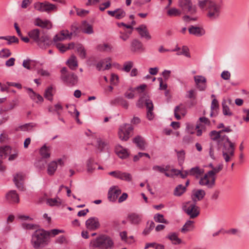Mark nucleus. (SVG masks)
<instances>
[{
    "instance_id": "nucleus-8",
    "label": "nucleus",
    "mask_w": 249,
    "mask_h": 249,
    "mask_svg": "<svg viewBox=\"0 0 249 249\" xmlns=\"http://www.w3.org/2000/svg\"><path fill=\"white\" fill-rule=\"evenodd\" d=\"M226 141L223 142L222 155L226 162H229L231 157L234 156V144L231 142L228 137H226Z\"/></svg>"
},
{
    "instance_id": "nucleus-50",
    "label": "nucleus",
    "mask_w": 249,
    "mask_h": 249,
    "mask_svg": "<svg viewBox=\"0 0 249 249\" xmlns=\"http://www.w3.org/2000/svg\"><path fill=\"white\" fill-rule=\"evenodd\" d=\"M46 162L45 160L40 159L35 163V166L39 170H43L45 168Z\"/></svg>"
},
{
    "instance_id": "nucleus-35",
    "label": "nucleus",
    "mask_w": 249,
    "mask_h": 249,
    "mask_svg": "<svg viewBox=\"0 0 249 249\" xmlns=\"http://www.w3.org/2000/svg\"><path fill=\"white\" fill-rule=\"evenodd\" d=\"M11 153V148L9 146H0V158H6Z\"/></svg>"
},
{
    "instance_id": "nucleus-22",
    "label": "nucleus",
    "mask_w": 249,
    "mask_h": 249,
    "mask_svg": "<svg viewBox=\"0 0 249 249\" xmlns=\"http://www.w3.org/2000/svg\"><path fill=\"white\" fill-rule=\"evenodd\" d=\"M205 192L202 189L194 191L193 193L192 198L194 203L197 201L201 200L205 196Z\"/></svg>"
},
{
    "instance_id": "nucleus-34",
    "label": "nucleus",
    "mask_w": 249,
    "mask_h": 249,
    "mask_svg": "<svg viewBox=\"0 0 249 249\" xmlns=\"http://www.w3.org/2000/svg\"><path fill=\"white\" fill-rule=\"evenodd\" d=\"M222 112L224 115L228 116H231L233 115V113L230 110L229 107L226 104L225 100H223L222 102Z\"/></svg>"
},
{
    "instance_id": "nucleus-63",
    "label": "nucleus",
    "mask_w": 249,
    "mask_h": 249,
    "mask_svg": "<svg viewBox=\"0 0 249 249\" xmlns=\"http://www.w3.org/2000/svg\"><path fill=\"white\" fill-rule=\"evenodd\" d=\"M83 32L87 34H91L93 33V30L91 25L88 24L83 29Z\"/></svg>"
},
{
    "instance_id": "nucleus-60",
    "label": "nucleus",
    "mask_w": 249,
    "mask_h": 249,
    "mask_svg": "<svg viewBox=\"0 0 249 249\" xmlns=\"http://www.w3.org/2000/svg\"><path fill=\"white\" fill-rule=\"evenodd\" d=\"M97 142L98 148L100 151H102L107 144L106 142L102 141V140H101L100 138L97 139Z\"/></svg>"
},
{
    "instance_id": "nucleus-24",
    "label": "nucleus",
    "mask_w": 249,
    "mask_h": 249,
    "mask_svg": "<svg viewBox=\"0 0 249 249\" xmlns=\"http://www.w3.org/2000/svg\"><path fill=\"white\" fill-rule=\"evenodd\" d=\"M127 219L132 224L138 225L141 222L142 217L140 214L132 213L128 215Z\"/></svg>"
},
{
    "instance_id": "nucleus-53",
    "label": "nucleus",
    "mask_w": 249,
    "mask_h": 249,
    "mask_svg": "<svg viewBox=\"0 0 249 249\" xmlns=\"http://www.w3.org/2000/svg\"><path fill=\"white\" fill-rule=\"evenodd\" d=\"M11 53L8 49H3L0 51V57L6 58L10 56Z\"/></svg>"
},
{
    "instance_id": "nucleus-3",
    "label": "nucleus",
    "mask_w": 249,
    "mask_h": 249,
    "mask_svg": "<svg viewBox=\"0 0 249 249\" xmlns=\"http://www.w3.org/2000/svg\"><path fill=\"white\" fill-rule=\"evenodd\" d=\"M223 168V164H219L217 167L209 171L207 173L200 178L199 184L202 186H206L208 188H212L215 184V175L219 173Z\"/></svg>"
},
{
    "instance_id": "nucleus-47",
    "label": "nucleus",
    "mask_w": 249,
    "mask_h": 249,
    "mask_svg": "<svg viewBox=\"0 0 249 249\" xmlns=\"http://www.w3.org/2000/svg\"><path fill=\"white\" fill-rule=\"evenodd\" d=\"M53 87H49L48 89L45 90L44 97L45 98L48 99V100L52 101L53 100Z\"/></svg>"
},
{
    "instance_id": "nucleus-17",
    "label": "nucleus",
    "mask_w": 249,
    "mask_h": 249,
    "mask_svg": "<svg viewBox=\"0 0 249 249\" xmlns=\"http://www.w3.org/2000/svg\"><path fill=\"white\" fill-rule=\"evenodd\" d=\"M72 34L71 32L69 33L68 30H63L54 36L53 41L56 43L57 41H62L67 38L71 39Z\"/></svg>"
},
{
    "instance_id": "nucleus-7",
    "label": "nucleus",
    "mask_w": 249,
    "mask_h": 249,
    "mask_svg": "<svg viewBox=\"0 0 249 249\" xmlns=\"http://www.w3.org/2000/svg\"><path fill=\"white\" fill-rule=\"evenodd\" d=\"M60 78L69 86L76 85L78 81V76L73 72H69L65 67L63 68L61 70Z\"/></svg>"
},
{
    "instance_id": "nucleus-6",
    "label": "nucleus",
    "mask_w": 249,
    "mask_h": 249,
    "mask_svg": "<svg viewBox=\"0 0 249 249\" xmlns=\"http://www.w3.org/2000/svg\"><path fill=\"white\" fill-rule=\"evenodd\" d=\"M28 35L42 49L46 48L51 44V41L48 36L44 35L39 37L40 31L37 29H33L29 32Z\"/></svg>"
},
{
    "instance_id": "nucleus-51",
    "label": "nucleus",
    "mask_w": 249,
    "mask_h": 249,
    "mask_svg": "<svg viewBox=\"0 0 249 249\" xmlns=\"http://www.w3.org/2000/svg\"><path fill=\"white\" fill-rule=\"evenodd\" d=\"M210 136L211 139L214 141L222 137V135L220 134V132H219V131H216L215 130L212 131L210 133Z\"/></svg>"
},
{
    "instance_id": "nucleus-36",
    "label": "nucleus",
    "mask_w": 249,
    "mask_h": 249,
    "mask_svg": "<svg viewBox=\"0 0 249 249\" xmlns=\"http://www.w3.org/2000/svg\"><path fill=\"white\" fill-rule=\"evenodd\" d=\"M40 153L43 158H48L50 157V148L49 147L46 146V145H43L40 150Z\"/></svg>"
},
{
    "instance_id": "nucleus-62",
    "label": "nucleus",
    "mask_w": 249,
    "mask_h": 249,
    "mask_svg": "<svg viewBox=\"0 0 249 249\" xmlns=\"http://www.w3.org/2000/svg\"><path fill=\"white\" fill-rule=\"evenodd\" d=\"M218 107L219 105L218 101L215 98L213 99L211 105V110H215V111H216V110L218 108Z\"/></svg>"
},
{
    "instance_id": "nucleus-42",
    "label": "nucleus",
    "mask_w": 249,
    "mask_h": 249,
    "mask_svg": "<svg viewBox=\"0 0 249 249\" xmlns=\"http://www.w3.org/2000/svg\"><path fill=\"white\" fill-rule=\"evenodd\" d=\"M155 227V223L153 221H148L147 223V226L144 229L142 232V234L147 235L149 234L150 231L154 229Z\"/></svg>"
},
{
    "instance_id": "nucleus-1",
    "label": "nucleus",
    "mask_w": 249,
    "mask_h": 249,
    "mask_svg": "<svg viewBox=\"0 0 249 249\" xmlns=\"http://www.w3.org/2000/svg\"><path fill=\"white\" fill-rule=\"evenodd\" d=\"M197 5L207 12V16L211 19H215L219 16L220 6L213 0H198Z\"/></svg>"
},
{
    "instance_id": "nucleus-61",
    "label": "nucleus",
    "mask_w": 249,
    "mask_h": 249,
    "mask_svg": "<svg viewBox=\"0 0 249 249\" xmlns=\"http://www.w3.org/2000/svg\"><path fill=\"white\" fill-rule=\"evenodd\" d=\"M117 12H116V17L117 19H121L124 18L125 16V12L121 9H117Z\"/></svg>"
},
{
    "instance_id": "nucleus-27",
    "label": "nucleus",
    "mask_w": 249,
    "mask_h": 249,
    "mask_svg": "<svg viewBox=\"0 0 249 249\" xmlns=\"http://www.w3.org/2000/svg\"><path fill=\"white\" fill-rule=\"evenodd\" d=\"M35 24L36 26L47 29H50L52 26V23L49 20H46L43 21L39 18H37L36 20Z\"/></svg>"
},
{
    "instance_id": "nucleus-33",
    "label": "nucleus",
    "mask_w": 249,
    "mask_h": 249,
    "mask_svg": "<svg viewBox=\"0 0 249 249\" xmlns=\"http://www.w3.org/2000/svg\"><path fill=\"white\" fill-rule=\"evenodd\" d=\"M133 142L140 149L144 150L145 149V142L142 137L139 136L136 137L133 139Z\"/></svg>"
},
{
    "instance_id": "nucleus-46",
    "label": "nucleus",
    "mask_w": 249,
    "mask_h": 249,
    "mask_svg": "<svg viewBox=\"0 0 249 249\" xmlns=\"http://www.w3.org/2000/svg\"><path fill=\"white\" fill-rule=\"evenodd\" d=\"M134 65V63L132 61H126L124 63L123 70L125 72H129Z\"/></svg>"
},
{
    "instance_id": "nucleus-26",
    "label": "nucleus",
    "mask_w": 249,
    "mask_h": 249,
    "mask_svg": "<svg viewBox=\"0 0 249 249\" xmlns=\"http://www.w3.org/2000/svg\"><path fill=\"white\" fill-rule=\"evenodd\" d=\"M55 46L60 52L64 53L68 50L73 48L74 44L72 42L68 44V45H65L61 43H56Z\"/></svg>"
},
{
    "instance_id": "nucleus-20",
    "label": "nucleus",
    "mask_w": 249,
    "mask_h": 249,
    "mask_svg": "<svg viewBox=\"0 0 249 249\" xmlns=\"http://www.w3.org/2000/svg\"><path fill=\"white\" fill-rule=\"evenodd\" d=\"M188 30L190 34L198 36H201L205 34L204 30L200 27L191 26L189 28Z\"/></svg>"
},
{
    "instance_id": "nucleus-28",
    "label": "nucleus",
    "mask_w": 249,
    "mask_h": 249,
    "mask_svg": "<svg viewBox=\"0 0 249 249\" xmlns=\"http://www.w3.org/2000/svg\"><path fill=\"white\" fill-rule=\"evenodd\" d=\"M67 64L71 70H75L78 67L76 57L74 55H71L70 58L67 60Z\"/></svg>"
},
{
    "instance_id": "nucleus-19",
    "label": "nucleus",
    "mask_w": 249,
    "mask_h": 249,
    "mask_svg": "<svg viewBox=\"0 0 249 249\" xmlns=\"http://www.w3.org/2000/svg\"><path fill=\"white\" fill-rule=\"evenodd\" d=\"M28 93L31 99L36 103L39 104L43 102V97L40 95L35 92L32 89H28Z\"/></svg>"
},
{
    "instance_id": "nucleus-48",
    "label": "nucleus",
    "mask_w": 249,
    "mask_h": 249,
    "mask_svg": "<svg viewBox=\"0 0 249 249\" xmlns=\"http://www.w3.org/2000/svg\"><path fill=\"white\" fill-rule=\"evenodd\" d=\"M175 151L177 153L178 158V162L180 164H182L184 162L185 159V152L184 150H181L179 151H178L177 150H175Z\"/></svg>"
},
{
    "instance_id": "nucleus-43",
    "label": "nucleus",
    "mask_w": 249,
    "mask_h": 249,
    "mask_svg": "<svg viewBox=\"0 0 249 249\" xmlns=\"http://www.w3.org/2000/svg\"><path fill=\"white\" fill-rule=\"evenodd\" d=\"M47 203L51 206H59L61 204V200L58 197L49 198L47 199Z\"/></svg>"
},
{
    "instance_id": "nucleus-37",
    "label": "nucleus",
    "mask_w": 249,
    "mask_h": 249,
    "mask_svg": "<svg viewBox=\"0 0 249 249\" xmlns=\"http://www.w3.org/2000/svg\"><path fill=\"white\" fill-rule=\"evenodd\" d=\"M181 14V11L176 8H170L167 11V15L169 17H178Z\"/></svg>"
},
{
    "instance_id": "nucleus-14",
    "label": "nucleus",
    "mask_w": 249,
    "mask_h": 249,
    "mask_svg": "<svg viewBox=\"0 0 249 249\" xmlns=\"http://www.w3.org/2000/svg\"><path fill=\"white\" fill-rule=\"evenodd\" d=\"M86 226L87 228L90 231H95L100 226V224L98 218L92 217L89 218L86 221Z\"/></svg>"
},
{
    "instance_id": "nucleus-41",
    "label": "nucleus",
    "mask_w": 249,
    "mask_h": 249,
    "mask_svg": "<svg viewBox=\"0 0 249 249\" xmlns=\"http://www.w3.org/2000/svg\"><path fill=\"white\" fill-rule=\"evenodd\" d=\"M98 48L100 51L107 52H110L113 49L112 45L108 43L100 44L98 45Z\"/></svg>"
},
{
    "instance_id": "nucleus-15",
    "label": "nucleus",
    "mask_w": 249,
    "mask_h": 249,
    "mask_svg": "<svg viewBox=\"0 0 249 249\" xmlns=\"http://www.w3.org/2000/svg\"><path fill=\"white\" fill-rule=\"evenodd\" d=\"M194 78L197 89L200 91L205 90L207 88L206 78L202 75H196Z\"/></svg>"
},
{
    "instance_id": "nucleus-12",
    "label": "nucleus",
    "mask_w": 249,
    "mask_h": 249,
    "mask_svg": "<svg viewBox=\"0 0 249 249\" xmlns=\"http://www.w3.org/2000/svg\"><path fill=\"white\" fill-rule=\"evenodd\" d=\"M135 29L137 31L142 38L147 40H150L152 38L147 27L145 24H141L138 27L135 28Z\"/></svg>"
},
{
    "instance_id": "nucleus-5",
    "label": "nucleus",
    "mask_w": 249,
    "mask_h": 249,
    "mask_svg": "<svg viewBox=\"0 0 249 249\" xmlns=\"http://www.w3.org/2000/svg\"><path fill=\"white\" fill-rule=\"evenodd\" d=\"M48 233L47 231L43 229L36 230L32 234L31 244L35 249L47 244Z\"/></svg>"
},
{
    "instance_id": "nucleus-45",
    "label": "nucleus",
    "mask_w": 249,
    "mask_h": 249,
    "mask_svg": "<svg viewBox=\"0 0 249 249\" xmlns=\"http://www.w3.org/2000/svg\"><path fill=\"white\" fill-rule=\"evenodd\" d=\"M154 219L155 222L158 223H162L165 224H168V221L164 219V216L163 214L157 213L154 215Z\"/></svg>"
},
{
    "instance_id": "nucleus-13",
    "label": "nucleus",
    "mask_w": 249,
    "mask_h": 249,
    "mask_svg": "<svg viewBox=\"0 0 249 249\" xmlns=\"http://www.w3.org/2000/svg\"><path fill=\"white\" fill-rule=\"evenodd\" d=\"M130 48L133 53H142L145 50L142 42L138 39H134L131 41Z\"/></svg>"
},
{
    "instance_id": "nucleus-52",
    "label": "nucleus",
    "mask_w": 249,
    "mask_h": 249,
    "mask_svg": "<svg viewBox=\"0 0 249 249\" xmlns=\"http://www.w3.org/2000/svg\"><path fill=\"white\" fill-rule=\"evenodd\" d=\"M152 169L155 171H158L161 173H165L166 171L168 170V168L167 167H164L163 166H159V165H154L152 167Z\"/></svg>"
},
{
    "instance_id": "nucleus-54",
    "label": "nucleus",
    "mask_w": 249,
    "mask_h": 249,
    "mask_svg": "<svg viewBox=\"0 0 249 249\" xmlns=\"http://www.w3.org/2000/svg\"><path fill=\"white\" fill-rule=\"evenodd\" d=\"M188 48L186 46H183L182 48V50L177 53V55H184L187 57H190V54L189 53Z\"/></svg>"
},
{
    "instance_id": "nucleus-49",
    "label": "nucleus",
    "mask_w": 249,
    "mask_h": 249,
    "mask_svg": "<svg viewBox=\"0 0 249 249\" xmlns=\"http://www.w3.org/2000/svg\"><path fill=\"white\" fill-rule=\"evenodd\" d=\"M77 51L80 57L84 59L86 56V52L85 48L81 45H79L77 48Z\"/></svg>"
},
{
    "instance_id": "nucleus-10",
    "label": "nucleus",
    "mask_w": 249,
    "mask_h": 249,
    "mask_svg": "<svg viewBox=\"0 0 249 249\" xmlns=\"http://www.w3.org/2000/svg\"><path fill=\"white\" fill-rule=\"evenodd\" d=\"M178 6L184 13L194 15L197 12L196 5H193L191 0H179Z\"/></svg>"
},
{
    "instance_id": "nucleus-29",
    "label": "nucleus",
    "mask_w": 249,
    "mask_h": 249,
    "mask_svg": "<svg viewBox=\"0 0 249 249\" xmlns=\"http://www.w3.org/2000/svg\"><path fill=\"white\" fill-rule=\"evenodd\" d=\"M57 168V163L55 161H51L47 167V173L50 176L54 175Z\"/></svg>"
},
{
    "instance_id": "nucleus-32",
    "label": "nucleus",
    "mask_w": 249,
    "mask_h": 249,
    "mask_svg": "<svg viewBox=\"0 0 249 249\" xmlns=\"http://www.w3.org/2000/svg\"><path fill=\"white\" fill-rule=\"evenodd\" d=\"M174 245H178L181 243V240L178 237V235L175 232L170 233L167 236Z\"/></svg>"
},
{
    "instance_id": "nucleus-16",
    "label": "nucleus",
    "mask_w": 249,
    "mask_h": 249,
    "mask_svg": "<svg viewBox=\"0 0 249 249\" xmlns=\"http://www.w3.org/2000/svg\"><path fill=\"white\" fill-rule=\"evenodd\" d=\"M121 193V190L117 186L112 187L108 193V199L110 201H115Z\"/></svg>"
},
{
    "instance_id": "nucleus-55",
    "label": "nucleus",
    "mask_w": 249,
    "mask_h": 249,
    "mask_svg": "<svg viewBox=\"0 0 249 249\" xmlns=\"http://www.w3.org/2000/svg\"><path fill=\"white\" fill-rule=\"evenodd\" d=\"M22 227L24 229H28V230H38V226L37 225L33 224H28V223H23Z\"/></svg>"
},
{
    "instance_id": "nucleus-58",
    "label": "nucleus",
    "mask_w": 249,
    "mask_h": 249,
    "mask_svg": "<svg viewBox=\"0 0 249 249\" xmlns=\"http://www.w3.org/2000/svg\"><path fill=\"white\" fill-rule=\"evenodd\" d=\"M87 170L88 172H91L95 168V165L93 163V160L89 159L87 161Z\"/></svg>"
},
{
    "instance_id": "nucleus-25",
    "label": "nucleus",
    "mask_w": 249,
    "mask_h": 249,
    "mask_svg": "<svg viewBox=\"0 0 249 249\" xmlns=\"http://www.w3.org/2000/svg\"><path fill=\"white\" fill-rule=\"evenodd\" d=\"M189 175L195 176L196 178H198L199 176L202 175L204 173V169L199 168L198 166H196L192 168L190 170L188 171Z\"/></svg>"
},
{
    "instance_id": "nucleus-59",
    "label": "nucleus",
    "mask_w": 249,
    "mask_h": 249,
    "mask_svg": "<svg viewBox=\"0 0 249 249\" xmlns=\"http://www.w3.org/2000/svg\"><path fill=\"white\" fill-rule=\"evenodd\" d=\"M7 44L10 45L13 43H18V38L15 36H7Z\"/></svg>"
},
{
    "instance_id": "nucleus-23",
    "label": "nucleus",
    "mask_w": 249,
    "mask_h": 249,
    "mask_svg": "<svg viewBox=\"0 0 249 249\" xmlns=\"http://www.w3.org/2000/svg\"><path fill=\"white\" fill-rule=\"evenodd\" d=\"M116 154L121 159H125L128 156L126 149L123 148L120 145H117L115 147Z\"/></svg>"
},
{
    "instance_id": "nucleus-38",
    "label": "nucleus",
    "mask_w": 249,
    "mask_h": 249,
    "mask_svg": "<svg viewBox=\"0 0 249 249\" xmlns=\"http://www.w3.org/2000/svg\"><path fill=\"white\" fill-rule=\"evenodd\" d=\"M118 179L130 182L132 180V177L130 173L123 172L120 171Z\"/></svg>"
},
{
    "instance_id": "nucleus-30",
    "label": "nucleus",
    "mask_w": 249,
    "mask_h": 249,
    "mask_svg": "<svg viewBox=\"0 0 249 249\" xmlns=\"http://www.w3.org/2000/svg\"><path fill=\"white\" fill-rule=\"evenodd\" d=\"M43 9V11L44 12L50 13L52 11H56L57 10V6L56 5L48 1H44Z\"/></svg>"
},
{
    "instance_id": "nucleus-40",
    "label": "nucleus",
    "mask_w": 249,
    "mask_h": 249,
    "mask_svg": "<svg viewBox=\"0 0 249 249\" xmlns=\"http://www.w3.org/2000/svg\"><path fill=\"white\" fill-rule=\"evenodd\" d=\"M132 30H130L127 31H124V32L120 31L119 32V38L124 41H126L129 38L130 36L132 33Z\"/></svg>"
},
{
    "instance_id": "nucleus-2",
    "label": "nucleus",
    "mask_w": 249,
    "mask_h": 249,
    "mask_svg": "<svg viewBox=\"0 0 249 249\" xmlns=\"http://www.w3.org/2000/svg\"><path fill=\"white\" fill-rule=\"evenodd\" d=\"M146 87V85H142L138 87L136 89L140 93V99L137 103V106L141 108L143 107V103H145L147 108V118L149 120H152L154 118L153 110V104L152 101L147 99L148 96L144 92Z\"/></svg>"
},
{
    "instance_id": "nucleus-21",
    "label": "nucleus",
    "mask_w": 249,
    "mask_h": 249,
    "mask_svg": "<svg viewBox=\"0 0 249 249\" xmlns=\"http://www.w3.org/2000/svg\"><path fill=\"white\" fill-rule=\"evenodd\" d=\"M6 199L11 203H18L19 201L18 195L16 191H10L6 195Z\"/></svg>"
},
{
    "instance_id": "nucleus-44",
    "label": "nucleus",
    "mask_w": 249,
    "mask_h": 249,
    "mask_svg": "<svg viewBox=\"0 0 249 249\" xmlns=\"http://www.w3.org/2000/svg\"><path fill=\"white\" fill-rule=\"evenodd\" d=\"M186 191V187L183 186L182 185H178L174 192V194L176 196H180L182 195Z\"/></svg>"
},
{
    "instance_id": "nucleus-18",
    "label": "nucleus",
    "mask_w": 249,
    "mask_h": 249,
    "mask_svg": "<svg viewBox=\"0 0 249 249\" xmlns=\"http://www.w3.org/2000/svg\"><path fill=\"white\" fill-rule=\"evenodd\" d=\"M24 178V176L23 174L19 173L17 174L14 178V182L16 187L20 191L24 190L23 181Z\"/></svg>"
},
{
    "instance_id": "nucleus-31",
    "label": "nucleus",
    "mask_w": 249,
    "mask_h": 249,
    "mask_svg": "<svg viewBox=\"0 0 249 249\" xmlns=\"http://www.w3.org/2000/svg\"><path fill=\"white\" fill-rule=\"evenodd\" d=\"M111 104L114 105H120L125 109H127L128 107V102L121 97H118L114 100L112 101Z\"/></svg>"
},
{
    "instance_id": "nucleus-56",
    "label": "nucleus",
    "mask_w": 249,
    "mask_h": 249,
    "mask_svg": "<svg viewBox=\"0 0 249 249\" xmlns=\"http://www.w3.org/2000/svg\"><path fill=\"white\" fill-rule=\"evenodd\" d=\"M111 5V2L110 1L108 0L105 2H103L100 4L99 6V9L101 11H104L106 9L109 8Z\"/></svg>"
},
{
    "instance_id": "nucleus-39",
    "label": "nucleus",
    "mask_w": 249,
    "mask_h": 249,
    "mask_svg": "<svg viewBox=\"0 0 249 249\" xmlns=\"http://www.w3.org/2000/svg\"><path fill=\"white\" fill-rule=\"evenodd\" d=\"M193 223L194 222L191 220L187 221L181 229V231L185 233L186 232L193 230L194 228Z\"/></svg>"
},
{
    "instance_id": "nucleus-64",
    "label": "nucleus",
    "mask_w": 249,
    "mask_h": 249,
    "mask_svg": "<svg viewBox=\"0 0 249 249\" xmlns=\"http://www.w3.org/2000/svg\"><path fill=\"white\" fill-rule=\"evenodd\" d=\"M196 90L195 89H191L187 91L186 96L189 99H195L196 96Z\"/></svg>"
},
{
    "instance_id": "nucleus-4",
    "label": "nucleus",
    "mask_w": 249,
    "mask_h": 249,
    "mask_svg": "<svg viewBox=\"0 0 249 249\" xmlns=\"http://www.w3.org/2000/svg\"><path fill=\"white\" fill-rule=\"evenodd\" d=\"M113 244L112 240L109 237L102 235L90 241L89 248L90 249H109Z\"/></svg>"
},
{
    "instance_id": "nucleus-11",
    "label": "nucleus",
    "mask_w": 249,
    "mask_h": 249,
    "mask_svg": "<svg viewBox=\"0 0 249 249\" xmlns=\"http://www.w3.org/2000/svg\"><path fill=\"white\" fill-rule=\"evenodd\" d=\"M133 129V127L130 124H124L120 126L118 131L119 138L122 141H127Z\"/></svg>"
},
{
    "instance_id": "nucleus-9",
    "label": "nucleus",
    "mask_w": 249,
    "mask_h": 249,
    "mask_svg": "<svg viewBox=\"0 0 249 249\" xmlns=\"http://www.w3.org/2000/svg\"><path fill=\"white\" fill-rule=\"evenodd\" d=\"M183 210L191 218H194L199 214V208L194 202H186L183 206Z\"/></svg>"
},
{
    "instance_id": "nucleus-57",
    "label": "nucleus",
    "mask_w": 249,
    "mask_h": 249,
    "mask_svg": "<svg viewBox=\"0 0 249 249\" xmlns=\"http://www.w3.org/2000/svg\"><path fill=\"white\" fill-rule=\"evenodd\" d=\"M47 232L48 233V236H51L53 237L60 233L64 232V231L58 229H53L50 231H47Z\"/></svg>"
}]
</instances>
